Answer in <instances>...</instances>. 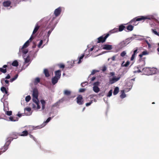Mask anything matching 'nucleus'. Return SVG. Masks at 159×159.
<instances>
[{
	"label": "nucleus",
	"mask_w": 159,
	"mask_h": 159,
	"mask_svg": "<svg viewBox=\"0 0 159 159\" xmlns=\"http://www.w3.org/2000/svg\"><path fill=\"white\" fill-rule=\"evenodd\" d=\"M154 19V16H151L150 17L148 16H138L135 17L129 23L131 25H136L137 24L136 23L137 21H139L141 20H144L146 19L151 20Z\"/></svg>",
	"instance_id": "nucleus-1"
},
{
	"label": "nucleus",
	"mask_w": 159,
	"mask_h": 159,
	"mask_svg": "<svg viewBox=\"0 0 159 159\" xmlns=\"http://www.w3.org/2000/svg\"><path fill=\"white\" fill-rule=\"evenodd\" d=\"M61 11V7H59L57 9H56L54 12V13L55 15V16H53L51 21L50 22V25L48 26V28H50L53 26L55 25L56 23L55 22H53L54 20L56 19V17L58 16L60 14Z\"/></svg>",
	"instance_id": "nucleus-2"
},
{
	"label": "nucleus",
	"mask_w": 159,
	"mask_h": 159,
	"mask_svg": "<svg viewBox=\"0 0 159 159\" xmlns=\"http://www.w3.org/2000/svg\"><path fill=\"white\" fill-rule=\"evenodd\" d=\"M109 35V33H107L99 37L97 39L98 41H97V43H99L104 42L106 41Z\"/></svg>",
	"instance_id": "nucleus-3"
},
{
	"label": "nucleus",
	"mask_w": 159,
	"mask_h": 159,
	"mask_svg": "<svg viewBox=\"0 0 159 159\" xmlns=\"http://www.w3.org/2000/svg\"><path fill=\"white\" fill-rule=\"evenodd\" d=\"M29 43H30L29 42V41H27L24 43L21 48L20 49V50L24 54L27 53L28 52V50L27 49L25 48H26L29 46Z\"/></svg>",
	"instance_id": "nucleus-4"
},
{
	"label": "nucleus",
	"mask_w": 159,
	"mask_h": 159,
	"mask_svg": "<svg viewBox=\"0 0 159 159\" xmlns=\"http://www.w3.org/2000/svg\"><path fill=\"white\" fill-rule=\"evenodd\" d=\"M121 78V75H119L117 77L113 76L112 78H109V83L110 84H112L118 81Z\"/></svg>",
	"instance_id": "nucleus-5"
},
{
	"label": "nucleus",
	"mask_w": 159,
	"mask_h": 159,
	"mask_svg": "<svg viewBox=\"0 0 159 159\" xmlns=\"http://www.w3.org/2000/svg\"><path fill=\"white\" fill-rule=\"evenodd\" d=\"M11 67L9 66L6 65H4L2 66V68H0V71L2 73H5L7 72V70H9V69H11Z\"/></svg>",
	"instance_id": "nucleus-6"
},
{
	"label": "nucleus",
	"mask_w": 159,
	"mask_h": 159,
	"mask_svg": "<svg viewBox=\"0 0 159 159\" xmlns=\"http://www.w3.org/2000/svg\"><path fill=\"white\" fill-rule=\"evenodd\" d=\"M32 95L33 97V99H35L37 100H38L39 93L38 90L36 88H34L33 89Z\"/></svg>",
	"instance_id": "nucleus-7"
},
{
	"label": "nucleus",
	"mask_w": 159,
	"mask_h": 159,
	"mask_svg": "<svg viewBox=\"0 0 159 159\" xmlns=\"http://www.w3.org/2000/svg\"><path fill=\"white\" fill-rule=\"evenodd\" d=\"M129 40L128 39H126L125 40L121 42L119 44V45L120 48H122L126 46L129 43Z\"/></svg>",
	"instance_id": "nucleus-8"
},
{
	"label": "nucleus",
	"mask_w": 159,
	"mask_h": 159,
	"mask_svg": "<svg viewBox=\"0 0 159 159\" xmlns=\"http://www.w3.org/2000/svg\"><path fill=\"white\" fill-rule=\"evenodd\" d=\"M77 102L80 105H81L83 104L84 101L83 99V97L82 95H79L77 98Z\"/></svg>",
	"instance_id": "nucleus-9"
},
{
	"label": "nucleus",
	"mask_w": 159,
	"mask_h": 159,
	"mask_svg": "<svg viewBox=\"0 0 159 159\" xmlns=\"http://www.w3.org/2000/svg\"><path fill=\"white\" fill-rule=\"evenodd\" d=\"M4 78H3L1 80V83L2 84L4 85L5 87H8L9 85V81L7 80H5Z\"/></svg>",
	"instance_id": "nucleus-10"
},
{
	"label": "nucleus",
	"mask_w": 159,
	"mask_h": 159,
	"mask_svg": "<svg viewBox=\"0 0 159 159\" xmlns=\"http://www.w3.org/2000/svg\"><path fill=\"white\" fill-rule=\"evenodd\" d=\"M102 46V49L104 50H110L112 49V46L111 45L105 44Z\"/></svg>",
	"instance_id": "nucleus-11"
},
{
	"label": "nucleus",
	"mask_w": 159,
	"mask_h": 159,
	"mask_svg": "<svg viewBox=\"0 0 159 159\" xmlns=\"http://www.w3.org/2000/svg\"><path fill=\"white\" fill-rule=\"evenodd\" d=\"M133 28L134 26L131 25H128L126 27V28L125 27V30L126 32L131 31L133 30Z\"/></svg>",
	"instance_id": "nucleus-12"
},
{
	"label": "nucleus",
	"mask_w": 159,
	"mask_h": 159,
	"mask_svg": "<svg viewBox=\"0 0 159 159\" xmlns=\"http://www.w3.org/2000/svg\"><path fill=\"white\" fill-rule=\"evenodd\" d=\"M55 76L56 78L59 79L61 76V71L60 70H58L55 71Z\"/></svg>",
	"instance_id": "nucleus-13"
},
{
	"label": "nucleus",
	"mask_w": 159,
	"mask_h": 159,
	"mask_svg": "<svg viewBox=\"0 0 159 159\" xmlns=\"http://www.w3.org/2000/svg\"><path fill=\"white\" fill-rule=\"evenodd\" d=\"M11 4V2L10 1H5L3 3V5L5 7L9 6Z\"/></svg>",
	"instance_id": "nucleus-14"
},
{
	"label": "nucleus",
	"mask_w": 159,
	"mask_h": 159,
	"mask_svg": "<svg viewBox=\"0 0 159 159\" xmlns=\"http://www.w3.org/2000/svg\"><path fill=\"white\" fill-rule=\"evenodd\" d=\"M59 79L58 78H57L56 77L54 76L52 79V84L53 85H55L58 82Z\"/></svg>",
	"instance_id": "nucleus-15"
},
{
	"label": "nucleus",
	"mask_w": 159,
	"mask_h": 159,
	"mask_svg": "<svg viewBox=\"0 0 159 159\" xmlns=\"http://www.w3.org/2000/svg\"><path fill=\"white\" fill-rule=\"evenodd\" d=\"M148 52L147 51H144L140 54L139 55V56L140 57V59H139V61H140L141 60L142 57L143 55H148Z\"/></svg>",
	"instance_id": "nucleus-16"
},
{
	"label": "nucleus",
	"mask_w": 159,
	"mask_h": 159,
	"mask_svg": "<svg viewBox=\"0 0 159 159\" xmlns=\"http://www.w3.org/2000/svg\"><path fill=\"white\" fill-rule=\"evenodd\" d=\"M33 101L35 103L36 105H37V107L36 109H39L40 108V106L39 105V100H37L35 99H33Z\"/></svg>",
	"instance_id": "nucleus-17"
},
{
	"label": "nucleus",
	"mask_w": 159,
	"mask_h": 159,
	"mask_svg": "<svg viewBox=\"0 0 159 159\" xmlns=\"http://www.w3.org/2000/svg\"><path fill=\"white\" fill-rule=\"evenodd\" d=\"M43 73L44 74L45 76L47 77H48L50 76L48 70L47 69H45L44 70Z\"/></svg>",
	"instance_id": "nucleus-18"
},
{
	"label": "nucleus",
	"mask_w": 159,
	"mask_h": 159,
	"mask_svg": "<svg viewBox=\"0 0 159 159\" xmlns=\"http://www.w3.org/2000/svg\"><path fill=\"white\" fill-rule=\"evenodd\" d=\"M118 31V28H115L111 30L108 33H109L110 35Z\"/></svg>",
	"instance_id": "nucleus-19"
},
{
	"label": "nucleus",
	"mask_w": 159,
	"mask_h": 159,
	"mask_svg": "<svg viewBox=\"0 0 159 159\" xmlns=\"http://www.w3.org/2000/svg\"><path fill=\"white\" fill-rule=\"evenodd\" d=\"M71 93V92L69 90H65L64 91V94L66 96H70V95Z\"/></svg>",
	"instance_id": "nucleus-20"
},
{
	"label": "nucleus",
	"mask_w": 159,
	"mask_h": 159,
	"mask_svg": "<svg viewBox=\"0 0 159 159\" xmlns=\"http://www.w3.org/2000/svg\"><path fill=\"white\" fill-rule=\"evenodd\" d=\"M93 90L96 93H98L100 91V89L98 87L93 86Z\"/></svg>",
	"instance_id": "nucleus-21"
},
{
	"label": "nucleus",
	"mask_w": 159,
	"mask_h": 159,
	"mask_svg": "<svg viewBox=\"0 0 159 159\" xmlns=\"http://www.w3.org/2000/svg\"><path fill=\"white\" fill-rule=\"evenodd\" d=\"M125 27L123 25H121L119 26V28L118 29V31H121L125 28Z\"/></svg>",
	"instance_id": "nucleus-22"
},
{
	"label": "nucleus",
	"mask_w": 159,
	"mask_h": 159,
	"mask_svg": "<svg viewBox=\"0 0 159 159\" xmlns=\"http://www.w3.org/2000/svg\"><path fill=\"white\" fill-rule=\"evenodd\" d=\"M1 90L2 92L5 93L6 94L8 93V91L6 89V87H2L1 88Z\"/></svg>",
	"instance_id": "nucleus-23"
},
{
	"label": "nucleus",
	"mask_w": 159,
	"mask_h": 159,
	"mask_svg": "<svg viewBox=\"0 0 159 159\" xmlns=\"http://www.w3.org/2000/svg\"><path fill=\"white\" fill-rule=\"evenodd\" d=\"M9 119L11 121H15L18 120V118L17 117L10 116Z\"/></svg>",
	"instance_id": "nucleus-24"
},
{
	"label": "nucleus",
	"mask_w": 159,
	"mask_h": 159,
	"mask_svg": "<svg viewBox=\"0 0 159 159\" xmlns=\"http://www.w3.org/2000/svg\"><path fill=\"white\" fill-rule=\"evenodd\" d=\"M119 91V89L118 87H116L114 89L113 94L114 95H116Z\"/></svg>",
	"instance_id": "nucleus-25"
},
{
	"label": "nucleus",
	"mask_w": 159,
	"mask_h": 159,
	"mask_svg": "<svg viewBox=\"0 0 159 159\" xmlns=\"http://www.w3.org/2000/svg\"><path fill=\"white\" fill-rule=\"evenodd\" d=\"M39 28V26L37 25L35 27L33 32V34H35L38 30Z\"/></svg>",
	"instance_id": "nucleus-26"
},
{
	"label": "nucleus",
	"mask_w": 159,
	"mask_h": 159,
	"mask_svg": "<svg viewBox=\"0 0 159 159\" xmlns=\"http://www.w3.org/2000/svg\"><path fill=\"white\" fill-rule=\"evenodd\" d=\"M121 94L120 95V97L122 98H123L126 97V95L125 93L124 90H122L121 91Z\"/></svg>",
	"instance_id": "nucleus-27"
},
{
	"label": "nucleus",
	"mask_w": 159,
	"mask_h": 159,
	"mask_svg": "<svg viewBox=\"0 0 159 159\" xmlns=\"http://www.w3.org/2000/svg\"><path fill=\"white\" fill-rule=\"evenodd\" d=\"M22 134L20 135L21 136H26L28 134V132L27 130H25L23 131L22 133Z\"/></svg>",
	"instance_id": "nucleus-28"
},
{
	"label": "nucleus",
	"mask_w": 159,
	"mask_h": 159,
	"mask_svg": "<svg viewBox=\"0 0 159 159\" xmlns=\"http://www.w3.org/2000/svg\"><path fill=\"white\" fill-rule=\"evenodd\" d=\"M11 65L14 66H17L18 65V62L16 60H15L12 63Z\"/></svg>",
	"instance_id": "nucleus-29"
},
{
	"label": "nucleus",
	"mask_w": 159,
	"mask_h": 159,
	"mask_svg": "<svg viewBox=\"0 0 159 159\" xmlns=\"http://www.w3.org/2000/svg\"><path fill=\"white\" fill-rule=\"evenodd\" d=\"M3 147L4 150L2 151L0 153V155L1 154L2 152V153H3V152H5L7 149L8 148V146L6 145H4Z\"/></svg>",
	"instance_id": "nucleus-30"
},
{
	"label": "nucleus",
	"mask_w": 159,
	"mask_h": 159,
	"mask_svg": "<svg viewBox=\"0 0 159 159\" xmlns=\"http://www.w3.org/2000/svg\"><path fill=\"white\" fill-rule=\"evenodd\" d=\"M40 81V79L39 78H36L34 80V84H38L39 83Z\"/></svg>",
	"instance_id": "nucleus-31"
},
{
	"label": "nucleus",
	"mask_w": 159,
	"mask_h": 159,
	"mask_svg": "<svg viewBox=\"0 0 159 159\" xmlns=\"http://www.w3.org/2000/svg\"><path fill=\"white\" fill-rule=\"evenodd\" d=\"M84 54H83L79 58V61L78 62V64H80L81 62V60L83 59V57H84Z\"/></svg>",
	"instance_id": "nucleus-32"
},
{
	"label": "nucleus",
	"mask_w": 159,
	"mask_h": 159,
	"mask_svg": "<svg viewBox=\"0 0 159 159\" xmlns=\"http://www.w3.org/2000/svg\"><path fill=\"white\" fill-rule=\"evenodd\" d=\"M124 62V61H123V63L122 64V66L125 67H127V66H128L130 63L129 61H127L124 65H123V64Z\"/></svg>",
	"instance_id": "nucleus-33"
},
{
	"label": "nucleus",
	"mask_w": 159,
	"mask_h": 159,
	"mask_svg": "<svg viewBox=\"0 0 159 159\" xmlns=\"http://www.w3.org/2000/svg\"><path fill=\"white\" fill-rule=\"evenodd\" d=\"M31 99V97L30 95H28L25 97V101L27 102H29Z\"/></svg>",
	"instance_id": "nucleus-34"
},
{
	"label": "nucleus",
	"mask_w": 159,
	"mask_h": 159,
	"mask_svg": "<svg viewBox=\"0 0 159 159\" xmlns=\"http://www.w3.org/2000/svg\"><path fill=\"white\" fill-rule=\"evenodd\" d=\"M152 31L155 34L159 36V33L157 32L155 29H152Z\"/></svg>",
	"instance_id": "nucleus-35"
},
{
	"label": "nucleus",
	"mask_w": 159,
	"mask_h": 159,
	"mask_svg": "<svg viewBox=\"0 0 159 159\" xmlns=\"http://www.w3.org/2000/svg\"><path fill=\"white\" fill-rule=\"evenodd\" d=\"M12 112L11 111H7V112H5V114L8 116H11L12 115Z\"/></svg>",
	"instance_id": "nucleus-36"
},
{
	"label": "nucleus",
	"mask_w": 159,
	"mask_h": 159,
	"mask_svg": "<svg viewBox=\"0 0 159 159\" xmlns=\"http://www.w3.org/2000/svg\"><path fill=\"white\" fill-rule=\"evenodd\" d=\"M100 84V82H99L98 81H97V82H94L93 84V86H95L98 87V86Z\"/></svg>",
	"instance_id": "nucleus-37"
},
{
	"label": "nucleus",
	"mask_w": 159,
	"mask_h": 159,
	"mask_svg": "<svg viewBox=\"0 0 159 159\" xmlns=\"http://www.w3.org/2000/svg\"><path fill=\"white\" fill-rule=\"evenodd\" d=\"M44 126H45V125L43 124L40 125H39V126H36L35 127V128H36V129H40V128H42Z\"/></svg>",
	"instance_id": "nucleus-38"
},
{
	"label": "nucleus",
	"mask_w": 159,
	"mask_h": 159,
	"mask_svg": "<svg viewBox=\"0 0 159 159\" xmlns=\"http://www.w3.org/2000/svg\"><path fill=\"white\" fill-rule=\"evenodd\" d=\"M109 75H110V76H109V78H110L111 77V76H113H113H114V75H115V73L114 72H110L109 74Z\"/></svg>",
	"instance_id": "nucleus-39"
},
{
	"label": "nucleus",
	"mask_w": 159,
	"mask_h": 159,
	"mask_svg": "<svg viewBox=\"0 0 159 159\" xmlns=\"http://www.w3.org/2000/svg\"><path fill=\"white\" fill-rule=\"evenodd\" d=\"M112 90H111L108 92L107 95V97H110V96H111L112 95Z\"/></svg>",
	"instance_id": "nucleus-40"
},
{
	"label": "nucleus",
	"mask_w": 159,
	"mask_h": 159,
	"mask_svg": "<svg viewBox=\"0 0 159 159\" xmlns=\"http://www.w3.org/2000/svg\"><path fill=\"white\" fill-rule=\"evenodd\" d=\"M88 84V82H83L81 84V85L82 87H84L85 86V85H87Z\"/></svg>",
	"instance_id": "nucleus-41"
},
{
	"label": "nucleus",
	"mask_w": 159,
	"mask_h": 159,
	"mask_svg": "<svg viewBox=\"0 0 159 159\" xmlns=\"http://www.w3.org/2000/svg\"><path fill=\"white\" fill-rule=\"evenodd\" d=\"M31 111V108L30 107L26 108L25 109V111H27L29 112H30Z\"/></svg>",
	"instance_id": "nucleus-42"
},
{
	"label": "nucleus",
	"mask_w": 159,
	"mask_h": 159,
	"mask_svg": "<svg viewBox=\"0 0 159 159\" xmlns=\"http://www.w3.org/2000/svg\"><path fill=\"white\" fill-rule=\"evenodd\" d=\"M43 43V41L42 40H41L39 42V44L38 45V47L39 48H40L42 45Z\"/></svg>",
	"instance_id": "nucleus-43"
},
{
	"label": "nucleus",
	"mask_w": 159,
	"mask_h": 159,
	"mask_svg": "<svg viewBox=\"0 0 159 159\" xmlns=\"http://www.w3.org/2000/svg\"><path fill=\"white\" fill-rule=\"evenodd\" d=\"M126 54V52L125 51H123L120 54V56L122 57H124L125 56Z\"/></svg>",
	"instance_id": "nucleus-44"
},
{
	"label": "nucleus",
	"mask_w": 159,
	"mask_h": 159,
	"mask_svg": "<svg viewBox=\"0 0 159 159\" xmlns=\"http://www.w3.org/2000/svg\"><path fill=\"white\" fill-rule=\"evenodd\" d=\"M34 39V37L32 35L31 36L30 39L28 40L29 41V42H31Z\"/></svg>",
	"instance_id": "nucleus-45"
},
{
	"label": "nucleus",
	"mask_w": 159,
	"mask_h": 159,
	"mask_svg": "<svg viewBox=\"0 0 159 159\" xmlns=\"http://www.w3.org/2000/svg\"><path fill=\"white\" fill-rule=\"evenodd\" d=\"M4 111L6 112H7L8 110H9V108L7 107H5L4 106V108H3Z\"/></svg>",
	"instance_id": "nucleus-46"
},
{
	"label": "nucleus",
	"mask_w": 159,
	"mask_h": 159,
	"mask_svg": "<svg viewBox=\"0 0 159 159\" xmlns=\"http://www.w3.org/2000/svg\"><path fill=\"white\" fill-rule=\"evenodd\" d=\"M30 61L29 58L27 57L25 59V63H27L29 62Z\"/></svg>",
	"instance_id": "nucleus-47"
},
{
	"label": "nucleus",
	"mask_w": 159,
	"mask_h": 159,
	"mask_svg": "<svg viewBox=\"0 0 159 159\" xmlns=\"http://www.w3.org/2000/svg\"><path fill=\"white\" fill-rule=\"evenodd\" d=\"M93 102V101H91L90 102H88L86 103V106H88L90 105Z\"/></svg>",
	"instance_id": "nucleus-48"
},
{
	"label": "nucleus",
	"mask_w": 159,
	"mask_h": 159,
	"mask_svg": "<svg viewBox=\"0 0 159 159\" xmlns=\"http://www.w3.org/2000/svg\"><path fill=\"white\" fill-rule=\"evenodd\" d=\"M107 67L105 66H104L102 67V70L103 72H104L105 71L107 70Z\"/></svg>",
	"instance_id": "nucleus-49"
},
{
	"label": "nucleus",
	"mask_w": 159,
	"mask_h": 159,
	"mask_svg": "<svg viewBox=\"0 0 159 159\" xmlns=\"http://www.w3.org/2000/svg\"><path fill=\"white\" fill-rule=\"evenodd\" d=\"M85 90V89L81 88L79 90V92L82 93L84 92Z\"/></svg>",
	"instance_id": "nucleus-50"
},
{
	"label": "nucleus",
	"mask_w": 159,
	"mask_h": 159,
	"mask_svg": "<svg viewBox=\"0 0 159 159\" xmlns=\"http://www.w3.org/2000/svg\"><path fill=\"white\" fill-rule=\"evenodd\" d=\"M41 102L42 105H45L46 102L45 101L43 100H40Z\"/></svg>",
	"instance_id": "nucleus-51"
},
{
	"label": "nucleus",
	"mask_w": 159,
	"mask_h": 159,
	"mask_svg": "<svg viewBox=\"0 0 159 159\" xmlns=\"http://www.w3.org/2000/svg\"><path fill=\"white\" fill-rule=\"evenodd\" d=\"M51 117H48L47 120H46V121L45 122V123H48L51 120Z\"/></svg>",
	"instance_id": "nucleus-52"
},
{
	"label": "nucleus",
	"mask_w": 159,
	"mask_h": 159,
	"mask_svg": "<svg viewBox=\"0 0 159 159\" xmlns=\"http://www.w3.org/2000/svg\"><path fill=\"white\" fill-rule=\"evenodd\" d=\"M135 55L134 54H133L132 56V57L131 58V59H130V60L131 61H133L134 60V58H135Z\"/></svg>",
	"instance_id": "nucleus-53"
},
{
	"label": "nucleus",
	"mask_w": 159,
	"mask_h": 159,
	"mask_svg": "<svg viewBox=\"0 0 159 159\" xmlns=\"http://www.w3.org/2000/svg\"><path fill=\"white\" fill-rule=\"evenodd\" d=\"M145 42H146V43H147V44L148 45V47L149 48H150L151 47V45L149 43L148 41L147 40H146Z\"/></svg>",
	"instance_id": "nucleus-54"
},
{
	"label": "nucleus",
	"mask_w": 159,
	"mask_h": 159,
	"mask_svg": "<svg viewBox=\"0 0 159 159\" xmlns=\"http://www.w3.org/2000/svg\"><path fill=\"white\" fill-rule=\"evenodd\" d=\"M11 76L9 74H8L7 75L6 77L4 78L6 79H8L10 78Z\"/></svg>",
	"instance_id": "nucleus-55"
},
{
	"label": "nucleus",
	"mask_w": 159,
	"mask_h": 159,
	"mask_svg": "<svg viewBox=\"0 0 159 159\" xmlns=\"http://www.w3.org/2000/svg\"><path fill=\"white\" fill-rule=\"evenodd\" d=\"M98 71L97 70H93L92 72H91V74L92 75H93L94 74H95L96 72H97Z\"/></svg>",
	"instance_id": "nucleus-56"
},
{
	"label": "nucleus",
	"mask_w": 159,
	"mask_h": 159,
	"mask_svg": "<svg viewBox=\"0 0 159 159\" xmlns=\"http://www.w3.org/2000/svg\"><path fill=\"white\" fill-rule=\"evenodd\" d=\"M59 67L60 68H64L65 67V65L63 64H60L59 65Z\"/></svg>",
	"instance_id": "nucleus-57"
},
{
	"label": "nucleus",
	"mask_w": 159,
	"mask_h": 159,
	"mask_svg": "<svg viewBox=\"0 0 159 159\" xmlns=\"http://www.w3.org/2000/svg\"><path fill=\"white\" fill-rule=\"evenodd\" d=\"M53 29L52 28L51 30H49L48 33V35L49 36V35H50V34L51 33L52 31L53 30Z\"/></svg>",
	"instance_id": "nucleus-58"
},
{
	"label": "nucleus",
	"mask_w": 159,
	"mask_h": 159,
	"mask_svg": "<svg viewBox=\"0 0 159 159\" xmlns=\"http://www.w3.org/2000/svg\"><path fill=\"white\" fill-rule=\"evenodd\" d=\"M116 55H115V56H113L111 58V60H112V61H114L115 60V58H116Z\"/></svg>",
	"instance_id": "nucleus-59"
},
{
	"label": "nucleus",
	"mask_w": 159,
	"mask_h": 159,
	"mask_svg": "<svg viewBox=\"0 0 159 159\" xmlns=\"http://www.w3.org/2000/svg\"><path fill=\"white\" fill-rule=\"evenodd\" d=\"M15 80V78L13 77L10 80V82H12L13 81H14Z\"/></svg>",
	"instance_id": "nucleus-60"
},
{
	"label": "nucleus",
	"mask_w": 159,
	"mask_h": 159,
	"mask_svg": "<svg viewBox=\"0 0 159 159\" xmlns=\"http://www.w3.org/2000/svg\"><path fill=\"white\" fill-rule=\"evenodd\" d=\"M137 51V49H136V50H134V51L133 54H134L135 55L136 54Z\"/></svg>",
	"instance_id": "nucleus-61"
},
{
	"label": "nucleus",
	"mask_w": 159,
	"mask_h": 159,
	"mask_svg": "<svg viewBox=\"0 0 159 159\" xmlns=\"http://www.w3.org/2000/svg\"><path fill=\"white\" fill-rule=\"evenodd\" d=\"M96 79V77H93L91 79V81H94Z\"/></svg>",
	"instance_id": "nucleus-62"
},
{
	"label": "nucleus",
	"mask_w": 159,
	"mask_h": 159,
	"mask_svg": "<svg viewBox=\"0 0 159 159\" xmlns=\"http://www.w3.org/2000/svg\"><path fill=\"white\" fill-rule=\"evenodd\" d=\"M18 74H16L14 76V77H13L14 78H15V80L18 77Z\"/></svg>",
	"instance_id": "nucleus-63"
},
{
	"label": "nucleus",
	"mask_w": 159,
	"mask_h": 159,
	"mask_svg": "<svg viewBox=\"0 0 159 159\" xmlns=\"http://www.w3.org/2000/svg\"><path fill=\"white\" fill-rule=\"evenodd\" d=\"M45 107V105H42V109L43 110Z\"/></svg>",
	"instance_id": "nucleus-64"
}]
</instances>
